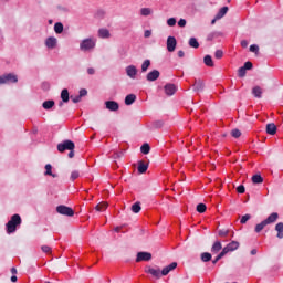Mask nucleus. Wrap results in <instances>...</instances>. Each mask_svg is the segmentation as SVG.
I'll return each instance as SVG.
<instances>
[{
  "mask_svg": "<svg viewBox=\"0 0 283 283\" xmlns=\"http://www.w3.org/2000/svg\"><path fill=\"white\" fill-rule=\"evenodd\" d=\"M243 69H245V71H247V70H253V63H252V62H249V61L245 62L244 65H243Z\"/></svg>",
  "mask_w": 283,
  "mask_h": 283,
  "instance_id": "obj_49",
  "label": "nucleus"
},
{
  "mask_svg": "<svg viewBox=\"0 0 283 283\" xmlns=\"http://www.w3.org/2000/svg\"><path fill=\"white\" fill-rule=\"evenodd\" d=\"M203 63L205 65H207V67H213V59L211 57V55H206L203 57Z\"/></svg>",
  "mask_w": 283,
  "mask_h": 283,
  "instance_id": "obj_26",
  "label": "nucleus"
},
{
  "mask_svg": "<svg viewBox=\"0 0 283 283\" xmlns=\"http://www.w3.org/2000/svg\"><path fill=\"white\" fill-rule=\"evenodd\" d=\"M238 76L240 78H244V76H247V69L244 66H241L239 70H238Z\"/></svg>",
  "mask_w": 283,
  "mask_h": 283,
  "instance_id": "obj_39",
  "label": "nucleus"
},
{
  "mask_svg": "<svg viewBox=\"0 0 283 283\" xmlns=\"http://www.w3.org/2000/svg\"><path fill=\"white\" fill-rule=\"evenodd\" d=\"M241 48H249V42L247 40H242Z\"/></svg>",
  "mask_w": 283,
  "mask_h": 283,
  "instance_id": "obj_56",
  "label": "nucleus"
},
{
  "mask_svg": "<svg viewBox=\"0 0 283 283\" xmlns=\"http://www.w3.org/2000/svg\"><path fill=\"white\" fill-rule=\"evenodd\" d=\"M17 280H18L17 275L11 276V282H17Z\"/></svg>",
  "mask_w": 283,
  "mask_h": 283,
  "instance_id": "obj_62",
  "label": "nucleus"
},
{
  "mask_svg": "<svg viewBox=\"0 0 283 283\" xmlns=\"http://www.w3.org/2000/svg\"><path fill=\"white\" fill-rule=\"evenodd\" d=\"M201 260L203 262H211V253H209V252L201 253Z\"/></svg>",
  "mask_w": 283,
  "mask_h": 283,
  "instance_id": "obj_36",
  "label": "nucleus"
},
{
  "mask_svg": "<svg viewBox=\"0 0 283 283\" xmlns=\"http://www.w3.org/2000/svg\"><path fill=\"white\" fill-rule=\"evenodd\" d=\"M240 248V242L238 241H231L230 243L227 244V247H224L222 250L224 251V253H229L231 251H238V249Z\"/></svg>",
  "mask_w": 283,
  "mask_h": 283,
  "instance_id": "obj_8",
  "label": "nucleus"
},
{
  "mask_svg": "<svg viewBox=\"0 0 283 283\" xmlns=\"http://www.w3.org/2000/svg\"><path fill=\"white\" fill-rule=\"evenodd\" d=\"M252 182L254 185H262V182H264V178H262V175H254L252 176Z\"/></svg>",
  "mask_w": 283,
  "mask_h": 283,
  "instance_id": "obj_27",
  "label": "nucleus"
},
{
  "mask_svg": "<svg viewBox=\"0 0 283 283\" xmlns=\"http://www.w3.org/2000/svg\"><path fill=\"white\" fill-rule=\"evenodd\" d=\"M151 260V253L149 252H138L136 262H149Z\"/></svg>",
  "mask_w": 283,
  "mask_h": 283,
  "instance_id": "obj_9",
  "label": "nucleus"
},
{
  "mask_svg": "<svg viewBox=\"0 0 283 283\" xmlns=\"http://www.w3.org/2000/svg\"><path fill=\"white\" fill-rule=\"evenodd\" d=\"M143 208L140 207V202L139 201H137V202H135L133 206H132V211H133V213H140V210H142Z\"/></svg>",
  "mask_w": 283,
  "mask_h": 283,
  "instance_id": "obj_31",
  "label": "nucleus"
},
{
  "mask_svg": "<svg viewBox=\"0 0 283 283\" xmlns=\"http://www.w3.org/2000/svg\"><path fill=\"white\" fill-rule=\"evenodd\" d=\"M178 56H179V59L185 57V51H178Z\"/></svg>",
  "mask_w": 283,
  "mask_h": 283,
  "instance_id": "obj_58",
  "label": "nucleus"
},
{
  "mask_svg": "<svg viewBox=\"0 0 283 283\" xmlns=\"http://www.w3.org/2000/svg\"><path fill=\"white\" fill-rule=\"evenodd\" d=\"M95 209H96L97 211H105V209H107V202H99V203L95 207Z\"/></svg>",
  "mask_w": 283,
  "mask_h": 283,
  "instance_id": "obj_40",
  "label": "nucleus"
},
{
  "mask_svg": "<svg viewBox=\"0 0 283 283\" xmlns=\"http://www.w3.org/2000/svg\"><path fill=\"white\" fill-rule=\"evenodd\" d=\"M219 19H213L212 21H211V24L213 25L214 23H216V21H218Z\"/></svg>",
  "mask_w": 283,
  "mask_h": 283,
  "instance_id": "obj_63",
  "label": "nucleus"
},
{
  "mask_svg": "<svg viewBox=\"0 0 283 283\" xmlns=\"http://www.w3.org/2000/svg\"><path fill=\"white\" fill-rule=\"evenodd\" d=\"M140 14H142V17H149V15L154 14V11L151 10V8H142Z\"/></svg>",
  "mask_w": 283,
  "mask_h": 283,
  "instance_id": "obj_28",
  "label": "nucleus"
},
{
  "mask_svg": "<svg viewBox=\"0 0 283 283\" xmlns=\"http://www.w3.org/2000/svg\"><path fill=\"white\" fill-rule=\"evenodd\" d=\"M41 249L43 253H52V248H50V245H42Z\"/></svg>",
  "mask_w": 283,
  "mask_h": 283,
  "instance_id": "obj_48",
  "label": "nucleus"
},
{
  "mask_svg": "<svg viewBox=\"0 0 283 283\" xmlns=\"http://www.w3.org/2000/svg\"><path fill=\"white\" fill-rule=\"evenodd\" d=\"M176 45H178V41H176L175 36L167 38V50L168 52H176Z\"/></svg>",
  "mask_w": 283,
  "mask_h": 283,
  "instance_id": "obj_7",
  "label": "nucleus"
},
{
  "mask_svg": "<svg viewBox=\"0 0 283 283\" xmlns=\"http://www.w3.org/2000/svg\"><path fill=\"white\" fill-rule=\"evenodd\" d=\"M231 136L233 138H240V136H242V132H240V129H232L231 130Z\"/></svg>",
  "mask_w": 283,
  "mask_h": 283,
  "instance_id": "obj_43",
  "label": "nucleus"
},
{
  "mask_svg": "<svg viewBox=\"0 0 283 283\" xmlns=\"http://www.w3.org/2000/svg\"><path fill=\"white\" fill-rule=\"evenodd\" d=\"M251 255H258V250L255 249L251 250Z\"/></svg>",
  "mask_w": 283,
  "mask_h": 283,
  "instance_id": "obj_60",
  "label": "nucleus"
},
{
  "mask_svg": "<svg viewBox=\"0 0 283 283\" xmlns=\"http://www.w3.org/2000/svg\"><path fill=\"white\" fill-rule=\"evenodd\" d=\"M227 12H229V7L221 8L216 14V19H222L227 14Z\"/></svg>",
  "mask_w": 283,
  "mask_h": 283,
  "instance_id": "obj_25",
  "label": "nucleus"
},
{
  "mask_svg": "<svg viewBox=\"0 0 283 283\" xmlns=\"http://www.w3.org/2000/svg\"><path fill=\"white\" fill-rule=\"evenodd\" d=\"M264 227H266V221L263 220L261 223L255 226V233H260L264 229Z\"/></svg>",
  "mask_w": 283,
  "mask_h": 283,
  "instance_id": "obj_35",
  "label": "nucleus"
},
{
  "mask_svg": "<svg viewBox=\"0 0 283 283\" xmlns=\"http://www.w3.org/2000/svg\"><path fill=\"white\" fill-rule=\"evenodd\" d=\"M164 90L167 96H174V94H176V92L178 91L176 84H166Z\"/></svg>",
  "mask_w": 283,
  "mask_h": 283,
  "instance_id": "obj_11",
  "label": "nucleus"
},
{
  "mask_svg": "<svg viewBox=\"0 0 283 283\" xmlns=\"http://www.w3.org/2000/svg\"><path fill=\"white\" fill-rule=\"evenodd\" d=\"M222 251V243L220 241H216L211 248L212 253H219Z\"/></svg>",
  "mask_w": 283,
  "mask_h": 283,
  "instance_id": "obj_23",
  "label": "nucleus"
},
{
  "mask_svg": "<svg viewBox=\"0 0 283 283\" xmlns=\"http://www.w3.org/2000/svg\"><path fill=\"white\" fill-rule=\"evenodd\" d=\"M149 65H151V61L145 60L142 64V72H147V70H149Z\"/></svg>",
  "mask_w": 283,
  "mask_h": 283,
  "instance_id": "obj_37",
  "label": "nucleus"
},
{
  "mask_svg": "<svg viewBox=\"0 0 283 283\" xmlns=\"http://www.w3.org/2000/svg\"><path fill=\"white\" fill-rule=\"evenodd\" d=\"M219 238H227L229 235V230L228 229H221L218 231Z\"/></svg>",
  "mask_w": 283,
  "mask_h": 283,
  "instance_id": "obj_42",
  "label": "nucleus"
},
{
  "mask_svg": "<svg viewBox=\"0 0 283 283\" xmlns=\"http://www.w3.org/2000/svg\"><path fill=\"white\" fill-rule=\"evenodd\" d=\"M137 169L139 174H146L147 169H149V165L145 164V161H139Z\"/></svg>",
  "mask_w": 283,
  "mask_h": 283,
  "instance_id": "obj_20",
  "label": "nucleus"
},
{
  "mask_svg": "<svg viewBox=\"0 0 283 283\" xmlns=\"http://www.w3.org/2000/svg\"><path fill=\"white\" fill-rule=\"evenodd\" d=\"M136 103V95L129 94L125 97V105H134Z\"/></svg>",
  "mask_w": 283,
  "mask_h": 283,
  "instance_id": "obj_21",
  "label": "nucleus"
},
{
  "mask_svg": "<svg viewBox=\"0 0 283 283\" xmlns=\"http://www.w3.org/2000/svg\"><path fill=\"white\" fill-rule=\"evenodd\" d=\"M45 45H46V48H50L51 50L56 48V38H54V36L48 38L45 41Z\"/></svg>",
  "mask_w": 283,
  "mask_h": 283,
  "instance_id": "obj_18",
  "label": "nucleus"
},
{
  "mask_svg": "<svg viewBox=\"0 0 283 283\" xmlns=\"http://www.w3.org/2000/svg\"><path fill=\"white\" fill-rule=\"evenodd\" d=\"M21 222V216L13 214L6 224L7 233H14L17 231V228L20 227Z\"/></svg>",
  "mask_w": 283,
  "mask_h": 283,
  "instance_id": "obj_2",
  "label": "nucleus"
},
{
  "mask_svg": "<svg viewBox=\"0 0 283 283\" xmlns=\"http://www.w3.org/2000/svg\"><path fill=\"white\" fill-rule=\"evenodd\" d=\"M144 36H145V39H149V36H151V30H146L144 32Z\"/></svg>",
  "mask_w": 283,
  "mask_h": 283,
  "instance_id": "obj_55",
  "label": "nucleus"
},
{
  "mask_svg": "<svg viewBox=\"0 0 283 283\" xmlns=\"http://www.w3.org/2000/svg\"><path fill=\"white\" fill-rule=\"evenodd\" d=\"M189 45L190 48H195V50H198V48H200V43H198V40L196 38L189 39Z\"/></svg>",
  "mask_w": 283,
  "mask_h": 283,
  "instance_id": "obj_29",
  "label": "nucleus"
},
{
  "mask_svg": "<svg viewBox=\"0 0 283 283\" xmlns=\"http://www.w3.org/2000/svg\"><path fill=\"white\" fill-rule=\"evenodd\" d=\"M11 273H12V275H17V268H12Z\"/></svg>",
  "mask_w": 283,
  "mask_h": 283,
  "instance_id": "obj_61",
  "label": "nucleus"
},
{
  "mask_svg": "<svg viewBox=\"0 0 283 283\" xmlns=\"http://www.w3.org/2000/svg\"><path fill=\"white\" fill-rule=\"evenodd\" d=\"M167 25H169V28H174V25H176V18H169L167 20Z\"/></svg>",
  "mask_w": 283,
  "mask_h": 283,
  "instance_id": "obj_46",
  "label": "nucleus"
},
{
  "mask_svg": "<svg viewBox=\"0 0 283 283\" xmlns=\"http://www.w3.org/2000/svg\"><path fill=\"white\" fill-rule=\"evenodd\" d=\"M116 233L120 231V227L115 228Z\"/></svg>",
  "mask_w": 283,
  "mask_h": 283,
  "instance_id": "obj_64",
  "label": "nucleus"
},
{
  "mask_svg": "<svg viewBox=\"0 0 283 283\" xmlns=\"http://www.w3.org/2000/svg\"><path fill=\"white\" fill-rule=\"evenodd\" d=\"M178 266V263L172 262L166 268H164L160 272V269H154L151 266H147L145 269V273H148L149 275H153V277H156V280H160L161 275H169L171 271H174Z\"/></svg>",
  "mask_w": 283,
  "mask_h": 283,
  "instance_id": "obj_1",
  "label": "nucleus"
},
{
  "mask_svg": "<svg viewBox=\"0 0 283 283\" xmlns=\"http://www.w3.org/2000/svg\"><path fill=\"white\" fill-rule=\"evenodd\" d=\"M252 94L255 98H262V87L260 86H254L252 88Z\"/></svg>",
  "mask_w": 283,
  "mask_h": 283,
  "instance_id": "obj_24",
  "label": "nucleus"
},
{
  "mask_svg": "<svg viewBox=\"0 0 283 283\" xmlns=\"http://www.w3.org/2000/svg\"><path fill=\"white\" fill-rule=\"evenodd\" d=\"M277 218H280V214L273 212L264 220V222L265 224H273V222H277Z\"/></svg>",
  "mask_w": 283,
  "mask_h": 283,
  "instance_id": "obj_17",
  "label": "nucleus"
},
{
  "mask_svg": "<svg viewBox=\"0 0 283 283\" xmlns=\"http://www.w3.org/2000/svg\"><path fill=\"white\" fill-rule=\"evenodd\" d=\"M126 74L129 78H136V74H138V69L135 65H128L126 67Z\"/></svg>",
  "mask_w": 283,
  "mask_h": 283,
  "instance_id": "obj_12",
  "label": "nucleus"
},
{
  "mask_svg": "<svg viewBox=\"0 0 283 283\" xmlns=\"http://www.w3.org/2000/svg\"><path fill=\"white\" fill-rule=\"evenodd\" d=\"M72 98V102L73 103H81V96L80 95H77V96H75V97H71Z\"/></svg>",
  "mask_w": 283,
  "mask_h": 283,
  "instance_id": "obj_54",
  "label": "nucleus"
},
{
  "mask_svg": "<svg viewBox=\"0 0 283 283\" xmlns=\"http://www.w3.org/2000/svg\"><path fill=\"white\" fill-rule=\"evenodd\" d=\"M74 157V149L70 150L69 153V158H73Z\"/></svg>",
  "mask_w": 283,
  "mask_h": 283,
  "instance_id": "obj_59",
  "label": "nucleus"
},
{
  "mask_svg": "<svg viewBox=\"0 0 283 283\" xmlns=\"http://www.w3.org/2000/svg\"><path fill=\"white\" fill-rule=\"evenodd\" d=\"M45 176H52V178H56V175L55 174H52V165L50 164H46L45 165Z\"/></svg>",
  "mask_w": 283,
  "mask_h": 283,
  "instance_id": "obj_34",
  "label": "nucleus"
},
{
  "mask_svg": "<svg viewBox=\"0 0 283 283\" xmlns=\"http://www.w3.org/2000/svg\"><path fill=\"white\" fill-rule=\"evenodd\" d=\"M275 231H277L276 237L279 238V240H282V238H283V222H279L275 226Z\"/></svg>",
  "mask_w": 283,
  "mask_h": 283,
  "instance_id": "obj_22",
  "label": "nucleus"
},
{
  "mask_svg": "<svg viewBox=\"0 0 283 283\" xmlns=\"http://www.w3.org/2000/svg\"><path fill=\"white\" fill-rule=\"evenodd\" d=\"M192 87H193V92H203L205 82L202 80H195Z\"/></svg>",
  "mask_w": 283,
  "mask_h": 283,
  "instance_id": "obj_14",
  "label": "nucleus"
},
{
  "mask_svg": "<svg viewBox=\"0 0 283 283\" xmlns=\"http://www.w3.org/2000/svg\"><path fill=\"white\" fill-rule=\"evenodd\" d=\"M18 82H19V78L17 77V75L12 73L0 76V85H6V83H18Z\"/></svg>",
  "mask_w": 283,
  "mask_h": 283,
  "instance_id": "obj_5",
  "label": "nucleus"
},
{
  "mask_svg": "<svg viewBox=\"0 0 283 283\" xmlns=\"http://www.w3.org/2000/svg\"><path fill=\"white\" fill-rule=\"evenodd\" d=\"M83 96H87V90L85 88L80 90V98H83Z\"/></svg>",
  "mask_w": 283,
  "mask_h": 283,
  "instance_id": "obj_52",
  "label": "nucleus"
},
{
  "mask_svg": "<svg viewBox=\"0 0 283 283\" xmlns=\"http://www.w3.org/2000/svg\"><path fill=\"white\" fill-rule=\"evenodd\" d=\"M54 106V101L50 99V101H45L42 104V107L44 109H52V107Z\"/></svg>",
  "mask_w": 283,
  "mask_h": 283,
  "instance_id": "obj_32",
  "label": "nucleus"
},
{
  "mask_svg": "<svg viewBox=\"0 0 283 283\" xmlns=\"http://www.w3.org/2000/svg\"><path fill=\"white\" fill-rule=\"evenodd\" d=\"M266 134L270 136H275L277 134V126L274 123H270L266 125Z\"/></svg>",
  "mask_w": 283,
  "mask_h": 283,
  "instance_id": "obj_16",
  "label": "nucleus"
},
{
  "mask_svg": "<svg viewBox=\"0 0 283 283\" xmlns=\"http://www.w3.org/2000/svg\"><path fill=\"white\" fill-rule=\"evenodd\" d=\"M87 74L94 75V74H96V70H94L93 67H90V69H87Z\"/></svg>",
  "mask_w": 283,
  "mask_h": 283,
  "instance_id": "obj_57",
  "label": "nucleus"
},
{
  "mask_svg": "<svg viewBox=\"0 0 283 283\" xmlns=\"http://www.w3.org/2000/svg\"><path fill=\"white\" fill-rule=\"evenodd\" d=\"M222 56H224V52H222V50H217L214 52V57L216 59H222Z\"/></svg>",
  "mask_w": 283,
  "mask_h": 283,
  "instance_id": "obj_47",
  "label": "nucleus"
},
{
  "mask_svg": "<svg viewBox=\"0 0 283 283\" xmlns=\"http://www.w3.org/2000/svg\"><path fill=\"white\" fill-rule=\"evenodd\" d=\"M96 48V41L93 39H84L80 44V50L82 52H90V50H94Z\"/></svg>",
  "mask_w": 283,
  "mask_h": 283,
  "instance_id": "obj_3",
  "label": "nucleus"
},
{
  "mask_svg": "<svg viewBox=\"0 0 283 283\" xmlns=\"http://www.w3.org/2000/svg\"><path fill=\"white\" fill-rule=\"evenodd\" d=\"M227 255V253L222 250L212 261V264H218V262H220V260H222V258H224Z\"/></svg>",
  "mask_w": 283,
  "mask_h": 283,
  "instance_id": "obj_33",
  "label": "nucleus"
},
{
  "mask_svg": "<svg viewBox=\"0 0 283 283\" xmlns=\"http://www.w3.org/2000/svg\"><path fill=\"white\" fill-rule=\"evenodd\" d=\"M178 25H179V28H185V25H187V20L180 19V20L178 21Z\"/></svg>",
  "mask_w": 283,
  "mask_h": 283,
  "instance_id": "obj_51",
  "label": "nucleus"
},
{
  "mask_svg": "<svg viewBox=\"0 0 283 283\" xmlns=\"http://www.w3.org/2000/svg\"><path fill=\"white\" fill-rule=\"evenodd\" d=\"M146 78L149 82L158 81V78H160V71L154 70V71L149 72L147 74Z\"/></svg>",
  "mask_w": 283,
  "mask_h": 283,
  "instance_id": "obj_13",
  "label": "nucleus"
},
{
  "mask_svg": "<svg viewBox=\"0 0 283 283\" xmlns=\"http://www.w3.org/2000/svg\"><path fill=\"white\" fill-rule=\"evenodd\" d=\"M197 211L198 213H205V211H207V205L205 203L197 205Z\"/></svg>",
  "mask_w": 283,
  "mask_h": 283,
  "instance_id": "obj_41",
  "label": "nucleus"
},
{
  "mask_svg": "<svg viewBox=\"0 0 283 283\" xmlns=\"http://www.w3.org/2000/svg\"><path fill=\"white\" fill-rule=\"evenodd\" d=\"M250 52L258 54V52H260V46H258L256 44L250 45Z\"/></svg>",
  "mask_w": 283,
  "mask_h": 283,
  "instance_id": "obj_44",
  "label": "nucleus"
},
{
  "mask_svg": "<svg viewBox=\"0 0 283 283\" xmlns=\"http://www.w3.org/2000/svg\"><path fill=\"white\" fill-rule=\"evenodd\" d=\"M106 109H109V112H118V102L114 101H107L105 102Z\"/></svg>",
  "mask_w": 283,
  "mask_h": 283,
  "instance_id": "obj_15",
  "label": "nucleus"
},
{
  "mask_svg": "<svg viewBox=\"0 0 283 283\" xmlns=\"http://www.w3.org/2000/svg\"><path fill=\"white\" fill-rule=\"evenodd\" d=\"M251 218V214H244L241 220L240 223L241 224H247V222H249V219Z\"/></svg>",
  "mask_w": 283,
  "mask_h": 283,
  "instance_id": "obj_45",
  "label": "nucleus"
},
{
  "mask_svg": "<svg viewBox=\"0 0 283 283\" xmlns=\"http://www.w3.org/2000/svg\"><path fill=\"white\" fill-rule=\"evenodd\" d=\"M78 176H81V174L78 172V170H75L71 174V180H76L78 178Z\"/></svg>",
  "mask_w": 283,
  "mask_h": 283,
  "instance_id": "obj_50",
  "label": "nucleus"
},
{
  "mask_svg": "<svg viewBox=\"0 0 283 283\" xmlns=\"http://www.w3.org/2000/svg\"><path fill=\"white\" fill-rule=\"evenodd\" d=\"M76 147V145H74V142L66 139L63 143L57 144V151H60V154H63V151H72V149H74Z\"/></svg>",
  "mask_w": 283,
  "mask_h": 283,
  "instance_id": "obj_4",
  "label": "nucleus"
},
{
  "mask_svg": "<svg viewBox=\"0 0 283 283\" xmlns=\"http://www.w3.org/2000/svg\"><path fill=\"white\" fill-rule=\"evenodd\" d=\"M98 36H99V39H109L112 36V34L109 33V30H107V29H99Z\"/></svg>",
  "mask_w": 283,
  "mask_h": 283,
  "instance_id": "obj_19",
  "label": "nucleus"
},
{
  "mask_svg": "<svg viewBox=\"0 0 283 283\" xmlns=\"http://www.w3.org/2000/svg\"><path fill=\"white\" fill-rule=\"evenodd\" d=\"M56 211L60 213V216H67L69 218H72V216H74V210L67 206H57Z\"/></svg>",
  "mask_w": 283,
  "mask_h": 283,
  "instance_id": "obj_6",
  "label": "nucleus"
},
{
  "mask_svg": "<svg viewBox=\"0 0 283 283\" xmlns=\"http://www.w3.org/2000/svg\"><path fill=\"white\" fill-rule=\"evenodd\" d=\"M237 191H238V193H244V191H245L244 186H242V185L238 186Z\"/></svg>",
  "mask_w": 283,
  "mask_h": 283,
  "instance_id": "obj_53",
  "label": "nucleus"
},
{
  "mask_svg": "<svg viewBox=\"0 0 283 283\" xmlns=\"http://www.w3.org/2000/svg\"><path fill=\"white\" fill-rule=\"evenodd\" d=\"M54 32L56 34H62L63 33V23L57 22L54 24Z\"/></svg>",
  "mask_w": 283,
  "mask_h": 283,
  "instance_id": "obj_30",
  "label": "nucleus"
},
{
  "mask_svg": "<svg viewBox=\"0 0 283 283\" xmlns=\"http://www.w3.org/2000/svg\"><path fill=\"white\" fill-rule=\"evenodd\" d=\"M151 150V147H149V144H144L142 147H140V151L142 154H149V151Z\"/></svg>",
  "mask_w": 283,
  "mask_h": 283,
  "instance_id": "obj_38",
  "label": "nucleus"
},
{
  "mask_svg": "<svg viewBox=\"0 0 283 283\" xmlns=\"http://www.w3.org/2000/svg\"><path fill=\"white\" fill-rule=\"evenodd\" d=\"M62 102L59 103V107H63V103H70V91L67 88H63L61 92Z\"/></svg>",
  "mask_w": 283,
  "mask_h": 283,
  "instance_id": "obj_10",
  "label": "nucleus"
}]
</instances>
